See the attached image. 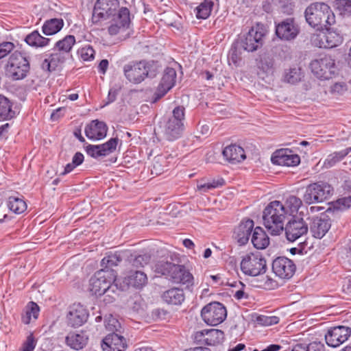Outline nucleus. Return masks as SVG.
<instances>
[{
    "label": "nucleus",
    "instance_id": "nucleus-8",
    "mask_svg": "<svg viewBox=\"0 0 351 351\" xmlns=\"http://www.w3.org/2000/svg\"><path fill=\"white\" fill-rule=\"evenodd\" d=\"M312 73L319 79L328 80L336 71L335 60L329 55H319L310 63Z\"/></svg>",
    "mask_w": 351,
    "mask_h": 351
},
{
    "label": "nucleus",
    "instance_id": "nucleus-4",
    "mask_svg": "<svg viewBox=\"0 0 351 351\" xmlns=\"http://www.w3.org/2000/svg\"><path fill=\"white\" fill-rule=\"evenodd\" d=\"M158 71L156 64L145 61L128 64L123 67L125 77L133 84H139L146 77H154Z\"/></svg>",
    "mask_w": 351,
    "mask_h": 351
},
{
    "label": "nucleus",
    "instance_id": "nucleus-25",
    "mask_svg": "<svg viewBox=\"0 0 351 351\" xmlns=\"http://www.w3.org/2000/svg\"><path fill=\"white\" fill-rule=\"evenodd\" d=\"M326 30V33L318 34L313 40L314 45L319 48H333L341 43V37L335 32Z\"/></svg>",
    "mask_w": 351,
    "mask_h": 351
},
{
    "label": "nucleus",
    "instance_id": "nucleus-63",
    "mask_svg": "<svg viewBox=\"0 0 351 351\" xmlns=\"http://www.w3.org/2000/svg\"><path fill=\"white\" fill-rule=\"evenodd\" d=\"M84 155L81 152H76L72 158L73 165H80L84 161Z\"/></svg>",
    "mask_w": 351,
    "mask_h": 351
},
{
    "label": "nucleus",
    "instance_id": "nucleus-10",
    "mask_svg": "<svg viewBox=\"0 0 351 351\" xmlns=\"http://www.w3.org/2000/svg\"><path fill=\"white\" fill-rule=\"evenodd\" d=\"M151 261V256L149 254H133L130 250L109 252L106 253L101 263H117L120 262H125L131 263H142L143 262L148 263Z\"/></svg>",
    "mask_w": 351,
    "mask_h": 351
},
{
    "label": "nucleus",
    "instance_id": "nucleus-50",
    "mask_svg": "<svg viewBox=\"0 0 351 351\" xmlns=\"http://www.w3.org/2000/svg\"><path fill=\"white\" fill-rule=\"evenodd\" d=\"M348 89V86L345 82H336L330 86L329 92L334 97H339L343 95Z\"/></svg>",
    "mask_w": 351,
    "mask_h": 351
},
{
    "label": "nucleus",
    "instance_id": "nucleus-58",
    "mask_svg": "<svg viewBox=\"0 0 351 351\" xmlns=\"http://www.w3.org/2000/svg\"><path fill=\"white\" fill-rule=\"evenodd\" d=\"M14 47V45L11 42H3L0 43V59L6 56L10 53Z\"/></svg>",
    "mask_w": 351,
    "mask_h": 351
},
{
    "label": "nucleus",
    "instance_id": "nucleus-2",
    "mask_svg": "<svg viewBox=\"0 0 351 351\" xmlns=\"http://www.w3.org/2000/svg\"><path fill=\"white\" fill-rule=\"evenodd\" d=\"M304 16L306 23L319 32L328 30L336 22L333 11L323 2L311 3L305 10Z\"/></svg>",
    "mask_w": 351,
    "mask_h": 351
},
{
    "label": "nucleus",
    "instance_id": "nucleus-45",
    "mask_svg": "<svg viewBox=\"0 0 351 351\" xmlns=\"http://www.w3.org/2000/svg\"><path fill=\"white\" fill-rule=\"evenodd\" d=\"M302 204V202L299 197L295 195H290L286 199L284 206L285 207L287 214L293 215L298 210Z\"/></svg>",
    "mask_w": 351,
    "mask_h": 351
},
{
    "label": "nucleus",
    "instance_id": "nucleus-9",
    "mask_svg": "<svg viewBox=\"0 0 351 351\" xmlns=\"http://www.w3.org/2000/svg\"><path fill=\"white\" fill-rule=\"evenodd\" d=\"M29 70V62L21 52L16 51L12 53L7 64V72L14 80L25 77Z\"/></svg>",
    "mask_w": 351,
    "mask_h": 351
},
{
    "label": "nucleus",
    "instance_id": "nucleus-40",
    "mask_svg": "<svg viewBox=\"0 0 351 351\" xmlns=\"http://www.w3.org/2000/svg\"><path fill=\"white\" fill-rule=\"evenodd\" d=\"M25 40L29 46L43 47L48 45L50 39L42 36L38 31H34L25 37Z\"/></svg>",
    "mask_w": 351,
    "mask_h": 351
},
{
    "label": "nucleus",
    "instance_id": "nucleus-35",
    "mask_svg": "<svg viewBox=\"0 0 351 351\" xmlns=\"http://www.w3.org/2000/svg\"><path fill=\"white\" fill-rule=\"evenodd\" d=\"M64 21L62 19H51L45 22L43 32L47 36L58 33L62 28Z\"/></svg>",
    "mask_w": 351,
    "mask_h": 351
},
{
    "label": "nucleus",
    "instance_id": "nucleus-22",
    "mask_svg": "<svg viewBox=\"0 0 351 351\" xmlns=\"http://www.w3.org/2000/svg\"><path fill=\"white\" fill-rule=\"evenodd\" d=\"M274 164L282 166H296L300 162L298 155L292 154L289 149H280L276 151L271 157Z\"/></svg>",
    "mask_w": 351,
    "mask_h": 351
},
{
    "label": "nucleus",
    "instance_id": "nucleus-33",
    "mask_svg": "<svg viewBox=\"0 0 351 351\" xmlns=\"http://www.w3.org/2000/svg\"><path fill=\"white\" fill-rule=\"evenodd\" d=\"M304 77V73L300 67L295 66L284 71L283 80L291 84L300 82Z\"/></svg>",
    "mask_w": 351,
    "mask_h": 351
},
{
    "label": "nucleus",
    "instance_id": "nucleus-24",
    "mask_svg": "<svg viewBox=\"0 0 351 351\" xmlns=\"http://www.w3.org/2000/svg\"><path fill=\"white\" fill-rule=\"evenodd\" d=\"M254 226L253 220L245 219L234 229V238L239 245H242L247 243Z\"/></svg>",
    "mask_w": 351,
    "mask_h": 351
},
{
    "label": "nucleus",
    "instance_id": "nucleus-3",
    "mask_svg": "<svg viewBox=\"0 0 351 351\" xmlns=\"http://www.w3.org/2000/svg\"><path fill=\"white\" fill-rule=\"evenodd\" d=\"M287 215L285 207L279 201H273L266 206L263 219L265 228L271 234L278 235L283 231Z\"/></svg>",
    "mask_w": 351,
    "mask_h": 351
},
{
    "label": "nucleus",
    "instance_id": "nucleus-54",
    "mask_svg": "<svg viewBox=\"0 0 351 351\" xmlns=\"http://www.w3.org/2000/svg\"><path fill=\"white\" fill-rule=\"evenodd\" d=\"M336 5L339 11L345 14H351V0H337Z\"/></svg>",
    "mask_w": 351,
    "mask_h": 351
},
{
    "label": "nucleus",
    "instance_id": "nucleus-60",
    "mask_svg": "<svg viewBox=\"0 0 351 351\" xmlns=\"http://www.w3.org/2000/svg\"><path fill=\"white\" fill-rule=\"evenodd\" d=\"M206 330H202L200 331H197L194 335V340L195 341L200 345H204L206 343Z\"/></svg>",
    "mask_w": 351,
    "mask_h": 351
},
{
    "label": "nucleus",
    "instance_id": "nucleus-46",
    "mask_svg": "<svg viewBox=\"0 0 351 351\" xmlns=\"http://www.w3.org/2000/svg\"><path fill=\"white\" fill-rule=\"evenodd\" d=\"M350 152L351 147H348L340 152H337L329 155L324 162V165L326 167H330L333 166L337 162L342 160Z\"/></svg>",
    "mask_w": 351,
    "mask_h": 351
},
{
    "label": "nucleus",
    "instance_id": "nucleus-31",
    "mask_svg": "<svg viewBox=\"0 0 351 351\" xmlns=\"http://www.w3.org/2000/svg\"><path fill=\"white\" fill-rule=\"evenodd\" d=\"M162 298L167 304L180 305L184 300V294L182 289L173 288L165 291Z\"/></svg>",
    "mask_w": 351,
    "mask_h": 351
},
{
    "label": "nucleus",
    "instance_id": "nucleus-42",
    "mask_svg": "<svg viewBox=\"0 0 351 351\" xmlns=\"http://www.w3.org/2000/svg\"><path fill=\"white\" fill-rule=\"evenodd\" d=\"M213 2L211 0H204L196 8V16L197 19H207L213 10Z\"/></svg>",
    "mask_w": 351,
    "mask_h": 351
},
{
    "label": "nucleus",
    "instance_id": "nucleus-48",
    "mask_svg": "<svg viewBox=\"0 0 351 351\" xmlns=\"http://www.w3.org/2000/svg\"><path fill=\"white\" fill-rule=\"evenodd\" d=\"M224 183L223 179L220 180H213L212 182L207 183L199 182L197 185V191H199L201 193H207L209 190L215 189L219 186H222Z\"/></svg>",
    "mask_w": 351,
    "mask_h": 351
},
{
    "label": "nucleus",
    "instance_id": "nucleus-38",
    "mask_svg": "<svg viewBox=\"0 0 351 351\" xmlns=\"http://www.w3.org/2000/svg\"><path fill=\"white\" fill-rule=\"evenodd\" d=\"M172 157L170 156H165L163 155H158L154 158L152 168L151 169L152 173L156 176L162 173L165 169L168 167V159Z\"/></svg>",
    "mask_w": 351,
    "mask_h": 351
},
{
    "label": "nucleus",
    "instance_id": "nucleus-61",
    "mask_svg": "<svg viewBox=\"0 0 351 351\" xmlns=\"http://www.w3.org/2000/svg\"><path fill=\"white\" fill-rule=\"evenodd\" d=\"M41 67L43 70L47 71H51L56 69L49 57L43 60Z\"/></svg>",
    "mask_w": 351,
    "mask_h": 351
},
{
    "label": "nucleus",
    "instance_id": "nucleus-34",
    "mask_svg": "<svg viewBox=\"0 0 351 351\" xmlns=\"http://www.w3.org/2000/svg\"><path fill=\"white\" fill-rule=\"evenodd\" d=\"M296 265H271L275 274L282 279L291 278L295 272Z\"/></svg>",
    "mask_w": 351,
    "mask_h": 351
},
{
    "label": "nucleus",
    "instance_id": "nucleus-17",
    "mask_svg": "<svg viewBox=\"0 0 351 351\" xmlns=\"http://www.w3.org/2000/svg\"><path fill=\"white\" fill-rule=\"evenodd\" d=\"M309 226L312 235L315 238L322 239L330 230L331 221L327 215L322 213L311 219Z\"/></svg>",
    "mask_w": 351,
    "mask_h": 351
},
{
    "label": "nucleus",
    "instance_id": "nucleus-7",
    "mask_svg": "<svg viewBox=\"0 0 351 351\" xmlns=\"http://www.w3.org/2000/svg\"><path fill=\"white\" fill-rule=\"evenodd\" d=\"M184 106H178L173 110L172 117L169 119L165 128V135L167 140L174 141L181 136L184 130Z\"/></svg>",
    "mask_w": 351,
    "mask_h": 351
},
{
    "label": "nucleus",
    "instance_id": "nucleus-29",
    "mask_svg": "<svg viewBox=\"0 0 351 351\" xmlns=\"http://www.w3.org/2000/svg\"><path fill=\"white\" fill-rule=\"evenodd\" d=\"M147 275L140 271H131L123 280V282L128 287L135 289H142L147 284Z\"/></svg>",
    "mask_w": 351,
    "mask_h": 351
},
{
    "label": "nucleus",
    "instance_id": "nucleus-14",
    "mask_svg": "<svg viewBox=\"0 0 351 351\" xmlns=\"http://www.w3.org/2000/svg\"><path fill=\"white\" fill-rule=\"evenodd\" d=\"M351 335V329L344 326H338L328 329L325 335V340L328 346L336 348L346 341Z\"/></svg>",
    "mask_w": 351,
    "mask_h": 351
},
{
    "label": "nucleus",
    "instance_id": "nucleus-53",
    "mask_svg": "<svg viewBox=\"0 0 351 351\" xmlns=\"http://www.w3.org/2000/svg\"><path fill=\"white\" fill-rule=\"evenodd\" d=\"M105 326L106 329L112 332L118 331L121 328V325L118 319L111 315L106 319Z\"/></svg>",
    "mask_w": 351,
    "mask_h": 351
},
{
    "label": "nucleus",
    "instance_id": "nucleus-64",
    "mask_svg": "<svg viewBox=\"0 0 351 351\" xmlns=\"http://www.w3.org/2000/svg\"><path fill=\"white\" fill-rule=\"evenodd\" d=\"M209 278L212 280V282H209L211 285H221L223 282L221 281V274L210 275Z\"/></svg>",
    "mask_w": 351,
    "mask_h": 351
},
{
    "label": "nucleus",
    "instance_id": "nucleus-16",
    "mask_svg": "<svg viewBox=\"0 0 351 351\" xmlns=\"http://www.w3.org/2000/svg\"><path fill=\"white\" fill-rule=\"evenodd\" d=\"M176 71L173 68L167 67L154 95V102H156L170 90L176 83Z\"/></svg>",
    "mask_w": 351,
    "mask_h": 351
},
{
    "label": "nucleus",
    "instance_id": "nucleus-18",
    "mask_svg": "<svg viewBox=\"0 0 351 351\" xmlns=\"http://www.w3.org/2000/svg\"><path fill=\"white\" fill-rule=\"evenodd\" d=\"M299 32L300 29L293 19H287L276 26V34L281 40H293Z\"/></svg>",
    "mask_w": 351,
    "mask_h": 351
},
{
    "label": "nucleus",
    "instance_id": "nucleus-32",
    "mask_svg": "<svg viewBox=\"0 0 351 351\" xmlns=\"http://www.w3.org/2000/svg\"><path fill=\"white\" fill-rule=\"evenodd\" d=\"M252 243L256 249H265L268 246L269 239L262 228L257 226L254 228L252 235Z\"/></svg>",
    "mask_w": 351,
    "mask_h": 351
},
{
    "label": "nucleus",
    "instance_id": "nucleus-55",
    "mask_svg": "<svg viewBox=\"0 0 351 351\" xmlns=\"http://www.w3.org/2000/svg\"><path fill=\"white\" fill-rule=\"evenodd\" d=\"M232 287H235V288H238L237 290H232V295L234 296V298H236L237 300H241L243 298H247V295L244 292V291L243 290V285L241 283V282H234V284H233L232 285Z\"/></svg>",
    "mask_w": 351,
    "mask_h": 351
},
{
    "label": "nucleus",
    "instance_id": "nucleus-59",
    "mask_svg": "<svg viewBox=\"0 0 351 351\" xmlns=\"http://www.w3.org/2000/svg\"><path fill=\"white\" fill-rule=\"evenodd\" d=\"M337 208L340 210H346L351 207V196L344 197L337 201Z\"/></svg>",
    "mask_w": 351,
    "mask_h": 351
},
{
    "label": "nucleus",
    "instance_id": "nucleus-49",
    "mask_svg": "<svg viewBox=\"0 0 351 351\" xmlns=\"http://www.w3.org/2000/svg\"><path fill=\"white\" fill-rule=\"evenodd\" d=\"M262 261L266 263L263 255L260 252L249 253L241 256L240 263H262Z\"/></svg>",
    "mask_w": 351,
    "mask_h": 351
},
{
    "label": "nucleus",
    "instance_id": "nucleus-51",
    "mask_svg": "<svg viewBox=\"0 0 351 351\" xmlns=\"http://www.w3.org/2000/svg\"><path fill=\"white\" fill-rule=\"evenodd\" d=\"M274 60L269 56H263L261 58L258 67L264 72H271L274 69Z\"/></svg>",
    "mask_w": 351,
    "mask_h": 351
},
{
    "label": "nucleus",
    "instance_id": "nucleus-56",
    "mask_svg": "<svg viewBox=\"0 0 351 351\" xmlns=\"http://www.w3.org/2000/svg\"><path fill=\"white\" fill-rule=\"evenodd\" d=\"M80 53L81 58L85 61H88L94 58L95 50L90 45L82 48Z\"/></svg>",
    "mask_w": 351,
    "mask_h": 351
},
{
    "label": "nucleus",
    "instance_id": "nucleus-41",
    "mask_svg": "<svg viewBox=\"0 0 351 351\" xmlns=\"http://www.w3.org/2000/svg\"><path fill=\"white\" fill-rule=\"evenodd\" d=\"M8 207L16 214L22 213L27 209L26 203L22 199L14 196L8 198Z\"/></svg>",
    "mask_w": 351,
    "mask_h": 351
},
{
    "label": "nucleus",
    "instance_id": "nucleus-6",
    "mask_svg": "<svg viewBox=\"0 0 351 351\" xmlns=\"http://www.w3.org/2000/svg\"><path fill=\"white\" fill-rule=\"evenodd\" d=\"M333 191V187L328 182H316L306 187L303 201L307 204L322 203L329 199Z\"/></svg>",
    "mask_w": 351,
    "mask_h": 351
},
{
    "label": "nucleus",
    "instance_id": "nucleus-12",
    "mask_svg": "<svg viewBox=\"0 0 351 351\" xmlns=\"http://www.w3.org/2000/svg\"><path fill=\"white\" fill-rule=\"evenodd\" d=\"M119 6L118 0H97L93 11V23H98L101 20L108 19L110 16H117Z\"/></svg>",
    "mask_w": 351,
    "mask_h": 351
},
{
    "label": "nucleus",
    "instance_id": "nucleus-21",
    "mask_svg": "<svg viewBox=\"0 0 351 351\" xmlns=\"http://www.w3.org/2000/svg\"><path fill=\"white\" fill-rule=\"evenodd\" d=\"M114 23L108 27L110 35L114 36L128 28L130 23V11L127 8H121L114 19Z\"/></svg>",
    "mask_w": 351,
    "mask_h": 351
},
{
    "label": "nucleus",
    "instance_id": "nucleus-57",
    "mask_svg": "<svg viewBox=\"0 0 351 351\" xmlns=\"http://www.w3.org/2000/svg\"><path fill=\"white\" fill-rule=\"evenodd\" d=\"M36 346V341H35L33 333H30L26 341L23 344L22 351H34Z\"/></svg>",
    "mask_w": 351,
    "mask_h": 351
},
{
    "label": "nucleus",
    "instance_id": "nucleus-13",
    "mask_svg": "<svg viewBox=\"0 0 351 351\" xmlns=\"http://www.w3.org/2000/svg\"><path fill=\"white\" fill-rule=\"evenodd\" d=\"M265 35L262 27L257 25L252 27L248 33L241 40V47L245 51L253 52L263 45V36Z\"/></svg>",
    "mask_w": 351,
    "mask_h": 351
},
{
    "label": "nucleus",
    "instance_id": "nucleus-44",
    "mask_svg": "<svg viewBox=\"0 0 351 351\" xmlns=\"http://www.w3.org/2000/svg\"><path fill=\"white\" fill-rule=\"evenodd\" d=\"M256 282L254 286L265 290H274L278 287V282L268 276H261Z\"/></svg>",
    "mask_w": 351,
    "mask_h": 351
},
{
    "label": "nucleus",
    "instance_id": "nucleus-30",
    "mask_svg": "<svg viewBox=\"0 0 351 351\" xmlns=\"http://www.w3.org/2000/svg\"><path fill=\"white\" fill-rule=\"evenodd\" d=\"M40 311V307L37 303L33 301L29 302L21 315L22 322L25 325H28L32 321H36L38 318Z\"/></svg>",
    "mask_w": 351,
    "mask_h": 351
},
{
    "label": "nucleus",
    "instance_id": "nucleus-37",
    "mask_svg": "<svg viewBox=\"0 0 351 351\" xmlns=\"http://www.w3.org/2000/svg\"><path fill=\"white\" fill-rule=\"evenodd\" d=\"M205 346H215L221 343L224 339V333L218 329H206Z\"/></svg>",
    "mask_w": 351,
    "mask_h": 351
},
{
    "label": "nucleus",
    "instance_id": "nucleus-36",
    "mask_svg": "<svg viewBox=\"0 0 351 351\" xmlns=\"http://www.w3.org/2000/svg\"><path fill=\"white\" fill-rule=\"evenodd\" d=\"M12 104L11 101L5 96L0 95V119H11L15 115V112L12 110Z\"/></svg>",
    "mask_w": 351,
    "mask_h": 351
},
{
    "label": "nucleus",
    "instance_id": "nucleus-27",
    "mask_svg": "<svg viewBox=\"0 0 351 351\" xmlns=\"http://www.w3.org/2000/svg\"><path fill=\"white\" fill-rule=\"evenodd\" d=\"M88 336L84 331L70 332L65 337V343L72 350H82L88 343Z\"/></svg>",
    "mask_w": 351,
    "mask_h": 351
},
{
    "label": "nucleus",
    "instance_id": "nucleus-26",
    "mask_svg": "<svg viewBox=\"0 0 351 351\" xmlns=\"http://www.w3.org/2000/svg\"><path fill=\"white\" fill-rule=\"evenodd\" d=\"M108 131L106 124L98 120L92 121L85 128V134L90 140H101L104 138Z\"/></svg>",
    "mask_w": 351,
    "mask_h": 351
},
{
    "label": "nucleus",
    "instance_id": "nucleus-15",
    "mask_svg": "<svg viewBox=\"0 0 351 351\" xmlns=\"http://www.w3.org/2000/svg\"><path fill=\"white\" fill-rule=\"evenodd\" d=\"M308 225L302 218L293 219L285 228L286 237L288 241L293 242L308 232Z\"/></svg>",
    "mask_w": 351,
    "mask_h": 351
},
{
    "label": "nucleus",
    "instance_id": "nucleus-1",
    "mask_svg": "<svg viewBox=\"0 0 351 351\" xmlns=\"http://www.w3.org/2000/svg\"><path fill=\"white\" fill-rule=\"evenodd\" d=\"M116 272L108 267L101 269L95 273L90 279L89 291L97 296L105 295L104 301L106 303L112 302L115 298L113 293L116 295L117 287L112 285L116 280Z\"/></svg>",
    "mask_w": 351,
    "mask_h": 351
},
{
    "label": "nucleus",
    "instance_id": "nucleus-62",
    "mask_svg": "<svg viewBox=\"0 0 351 351\" xmlns=\"http://www.w3.org/2000/svg\"><path fill=\"white\" fill-rule=\"evenodd\" d=\"M323 348V345L317 343L313 342L309 344H306V349L308 351H322Z\"/></svg>",
    "mask_w": 351,
    "mask_h": 351
},
{
    "label": "nucleus",
    "instance_id": "nucleus-43",
    "mask_svg": "<svg viewBox=\"0 0 351 351\" xmlns=\"http://www.w3.org/2000/svg\"><path fill=\"white\" fill-rule=\"evenodd\" d=\"M240 265L241 271L246 275L257 276L265 273L267 265Z\"/></svg>",
    "mask_w": 351,
    "mask_h": 351
},
{
    "label": "nucleus",
    "instance_id": "nucleus-5",
    "mask_svg": "<svg viewBox=\"0 0 351 351\" xmlns=\"http://www.w3.org/2000/svg\"><path fill=\"white\" fill-rule=\"evenodd\" d=\"M154 268L157 273L174 283L186 285L187 287L193 285V276L186 269L184 265H154Z\"/></svg>",
    "mask_w": 351,
    "mask_h": 351
},
{
    "label": "nucleus",
    "instance_id": "nucleus-11",
    "mask_svg": "<svg viewBox=\"0 0 351 351\" xmlns=\"http://www.w3.org/2000/svg\"><path fill=\"white\" fill-rule=\"evenodd\" d=\"M201 316L208 325L217 326L226 319L227 311L222 304L214 302L208 304L202 309Z\"/></svg>",
    "mask_w": 351,
    "mask_h": 351
},
{
    "label": "nucleus",
    "instance_id": "nucleus-52",
    "mask_svg": "<svg viewBox=\"0 0 351 351\" xmlns=\"http://www.w3.org/2000/svg\"><path fill=\"white\" fill-rule=\"evenodd\" d=\"M69 55L61 51H53L49 56L51 62L55 65L56 68L59 65L63 64L69 58Z\"/></svg>",
    "mask_w": 351,
    "mask_h": 351
},
{
    "label": "nucleus",
    "instance_id": "nucleus-47",
    "mask_svg": "<svg viewBox=\"0 0 351 351\" xmlns=\"http://www.w3.org/2000/svg\"><path fill=\"white\" fill-rule=\"evenodd\" d=\"M279 321L280 319L277 316H267L265 315H260L255 319L256 324L262 326H272L278 324Z\"/></svg>",
    "mask_w": 351,
    "mask_h": 351
},
{
    "label": "nucleus",
    "instance_id": "nucleus-19",
    "mask_svg": "<svg viewBox=\"0 0 351 351\" xmlns=\"http://www.w3.org/2000/svg\"><path fill=\"white\" fill-rule=\"evenodd\" d=\"M67 320L72 327H79L88 319V313L86 308L80 304H73L69 307Z\"/></svg>",
    "mask_w": 351,
    "mask_h": 351
},
{
    "label": "nucleus",
    "instance_id": "nucleus-23",
    "mask_svg": "<svg viewBox=\"0 0 351 351\" xmlns=\"http://www.w3.org/2000/svg\"><path fill=\"white\" fill-rule=\"evenodd\" d=\"M101 348L104 351H124L126 348L125 340L123 336L112 332L103 339Z\"/></svg>",
    "mask_w": 351,
    "mask_h": 351
},
{
    "label": "nucleus",
    "instance_id": "nucleus-28",
    "mask_svg": "<svg viewBox=\"0 0 351 351\" xmlns=\"http://www.w3.org/2000/svg\"><path fill=\"white\" fill-rule=\"evenodd\" d=\"M222 154L226 160L232 164L241 162L246 158L244 149L237 145H230L226 147Z\"/></svg>",
    "mask_w": 351,
    "mask_h": 351
},
{
    "label": "nucleus",
    "instance_id": "nucleus-39",
    "mask_svg": "<svg viewBox=\"0 0 351 351\" xmlns=\"http://www.w3.org/2000/svg\"><path fill=\"white\" fill-rule=\"evenodd\" d=\"M75 43V38L73 35H67L62 40L57 41L53 49V51H61L69 55L73 46Z\"/></svg>",
    "mask_w": 351,
    "mask_h": 351
},
{
    "label": "nucleus",
    "instance_id": "nucleus-20",
    "mask_svg": "<svg viewBox=\"0 0 351 351\" xmlns=\"http://www.w3.org/2000/svg\"><path fill=\"white\" fill-rule=\"evenodd\" d=\"M118 141L119 139L117 138H112L101 145H88L86 147V151L90 156L95 158L106 156L116 149Z\"/></svg>",
    "mask_w": 351,
    "mask_h": 351
}]
</instances>
